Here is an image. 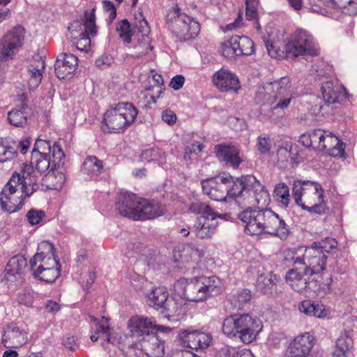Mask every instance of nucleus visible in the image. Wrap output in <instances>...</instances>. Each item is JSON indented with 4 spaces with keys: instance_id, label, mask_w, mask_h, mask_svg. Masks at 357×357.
Returning a JSON list of instances; mask_svg holds the SVG:
<instances>
[{
    "instance_id": "nucleus-1",
    "label": "nucleus",
    "mask_w": 357,
    "mask_h": 357,
    "mask_svg": "<svg viewBox=\"0 0 357 357\" xmlns=\"http://www.w3.org/2000/svg\"><path fill=\"white\" fill-rule=\"evenodd\" d=\"M38 174L32 166L23 164L19 172H15L0 193L1 208L10 213L20 210L24 199L29 197L39 189Z\"/></svg>"
},
{
    "instance_id": "nucleus-2",
    "label": "nucleus",
    "mask_w": 357,
    "mask_h": 357,
    "mask_svg": "<svg viewBox=\"0 0 357 357\" xmlns=\"http://www.w3.org/2000/svg\"><path fill=\"white\" fill-rule=\"evenodd\" d=\"M243 222L245 232L250 236L266 234L286 240L291 234L289 226L270 208H255L250 206L238 215Z\"/></svg>"
},
{
    "instance_id": "nucleus-3",
    "label": "nucleus",
    "mask_w": 357,
    "mask_h": 357,
    "mask_svg": "<svg viewBox=\"0 0 357 357\" xmlns=\"http://www.w3.org/2000/svg\"><path fill=\"white\" fill-rule=\"evenodd\" d=\"M223 289L221 280L215 276H202L188 280L180 278L174 285V289L177 294L188 301L199 302L209 296L220 294Z\"/></svg>"
},
{
    "instance_id": "nucleus-4",
    "label": "nucleus",
    "mask_w": 357,
    "mask_h": 357,
    "mask_svg": "<svg viewBox=\"0 0 357 357\" xmlns=\"http://www.w3.org/2000/svg\"><path fill=\"white\" fill-rule=\"evenodd\" d=\"M262 321L250 314H235L226 317L222 326L223 333L230 338L239 339L245 344L256 340L262 331Z\"/></svg>"
},
{
    "instance_id": "nucleus-5",
    "label": "nucleus",
    "mask_w": 357,
    "mask_h": 357,
    "mask_svg": "<svg viewBox=\"0 0 357 357\" xmlns=\"http://www.w3.org/2000/svg\"><path fill=\"white\" fill-rule=\"evenodd\" d=\"M137 109L128 102H121L112 107L104 114L102 129L110 133L123 132L135 121Z\"/></svg>"
},
{
    "instance_id": "nucleus-6",
    "label": "nucleus",
    "mask_w": 357,
    "mask_h": 357,
    "mask_svg": "<svg viewBox=\"0 0 357 357\" xmlns=\"http://www.w3.org/2000/svg\"><path fill=\"white\" fill-rule=\"evenodd\" d=\"M291 85L289 77H281L259 87L256 99L264 104L276 103L273 107V109H285L289 105L292 98Z\"/></svg>"
},
{
    "instance_id": "nucleus-7",
    "label": "nucleus",
    "mask_w": 357,
    "mask_h": 357,
    "mask_svg": "<svg viewBox=\"0 0 357 357\" xmlns=\"http://www.w3.org/2000/svg\"><path fill=\"white\" fill-rule=\"evenodd\" d=\"M292 265L293 268L287 272L286 282L295 291L309 296L321 289L325 294L331 292V278H328L326 283L321 287L320 279L317 276L298 265Z\"/></svg>"
},
{
    "instance_id": "nucleus-8",
    "label": "nucleus",
    "mask_w": 357,
    "mask_h": 357,
    "mask_svg": "<svg viewBox=\"0 0 357 357\" xmlns=\"http://www.w3.org/2000/svg\"><path fill=\"white\" fill-rule=\"evenodd\" d=\"M167 24L181 42L195 38L200 31L199 23L183 13L177 4L168 10Z\"/></svg>"
},
{
    "instance_id": "nucleus-9",
    "label": "nucleus",
    "mask_w": 357,
    "mask_h": 357,
    "mask_svg": "<svg viewBox=\"0 0 357 357\" xmlns=\"http://www.w3.org/2000/svg\"><path fill=\"white\" fill-rule=\"evenodd\" d=\"M190 210L201 215L194 225V232L197 238L206 239L211 238L215 233L218 226L217 217L221 215L214 212L211 207L204 202H196L190 204Z\"/></svg>"
},
{
    "instance_id": "nucleus-10",
    "label": "nucleus",
    "mask_w": 357,
    "mask_h": 357,
    "mask_svg": "<svg viewBox=\"0 0 357 357\" xmlns=\"http://www.w3.org/2000/svg\"><path fill=\"white\" fill-rule=\"evenodd\" d=\"M25 38V29L22 25H17L0 38V61L14 60L22 49Z\"/></svg>"
},
{
    "instance_id": "nucleus-11",
    "label": "nucleus",
    "mask_w": 357,
    "mask_h": 357,
    "mask_svg": "<svg viewBox=\"0 0 357 357\" xmlns=\"http://www.w3.org/2000/svg\"><path fill=\"white\" fill-rule=\"evenodd\" d=\"M319 250L311 245L305 248L302 257L293 255L291 261L321 279V273L326 268L327 256Z\"/></svg>"
},
{
    "instance_id": "nucleus-12",
    "label": "nucleus",
    "mask_w": 357,
    "mask_h": 357,
    "mask_svg": "<svg viewBox=\"0 0 357 357\" xmlns=\"http://www.w3.org/2000/svg\"><path fill=\"white\" fill-rule=\"evenodd\" d=\"M316 53L313 37L304 30L296 31L285 45V55L288 59H294L299 55Z\"/></svg>"
},
{
    "instance_id": "nucleus-13",
    "label": "nucleus",
    "mask_w": 357,
    "mask_h": 357,
    "mask_svg": "<svg viewBox=\"0 0 357 357\" xmlns=\"http://www.w3.org/2000/svg\"><path fill=\"white\" fill-rule=\"evenodd\" d=\"M228 196L236 198L238 204L244 206L250 188L255 183V177L252 175L242 176L234 179L231 176L226 174Z\"/></svg>"
},
{
    "instance_id": "nucleus-14",
    "label": "nucleus",
    "mask_w": 357,
    "mask_h": 357,
    "mask_svg": "<svg viewBox=\"0 0 357 357\" xmlns=\"http://www.w3.org/2000/svg\"><path fill=\"white\" fill-rule=\"evenodd\" d=\"M293 197L295 202L302 204L309 202L310 196H315L319 200L324 197V190L320 184L310 181H296L293 183Z\"/></svg>"
},
{
    "instance_id": "nucleus-15",
    "label": "nucleus",
    "mask_w": 357,
    "mask_h": 357,
    "mask_svg": "<svg viewBox=\"0 0 357 357\" xmlns=\"http://www.w3.org/2000/svg\"><path fill=\"white\" fill-rule=\"evenodd\" d=\"M29 165L32 166L33 169L40 176L50 169L52 173L49 172L47 176L48 177L55 176L58 178V183L55 188L61 187L66 181L65 169L63 167L52 168V157L51 155H43L37 153V152L31 153V160Z\"/></svg>"
},
{
    "instance_id": "nucleus-16",
    "label": "nucleus",
    "mask_w": 357,
    "mask_h": 357,
    "mask_svg": "<svg viewBox=\"0 0 357 357\" xmlns=\"http://www.w3.org/2000/svg\"><path fill=\"white\" fill-rule=\"evenodd\" d=\"M156 327L155 321L151 318L144 316L135 315L131 317L128 321V328L130 336L141 340L153 334Z\"/></svg>"
},
{
    "instance_id": "nucleus-17",
    "label": "nucleus",
    "mask_w": 357,
    "mask_h": 357,
    "mask_svg": "<svg viewBox=\"0 0 357 357\" xmlns=\"http://www.w3.org/2000/svg\"><path fill=\"white\" fill-rule=\"evenodd\" d=\"M225 181H227L225 174L203 181L202 186L204 193L215 201H225L228 196Z\"/></svg>"
},
{
    "instance_id": "nucleus-18",
    "label": "nucleus",
    "mask_w": 357,
    "mask_h": 357,
    "mask_svg": "<svg viewBox=\"0 0 357 357\" xmlns=\"http://www.w3.org/2000/svg\"><path fill=\"white\" fill-rule=\"evenodd\" d=\"M37 152L43 155L52 157V168H61L65 164V154L61 147L56 143L50 145V141L38 139L36 141L31 153Z\"/></svg>"
},
{
    "instance_id": "nucleus-19",
    "label": "nucleus",
    "mask_w": 357,
    "mask_h": 357,
    "mask_svg": "<svg viewBox=\"0 0 357 357\" xmlns=\"http://www.w3.org/2000/svg\"><path fill=\"white\" fill-rule=\"evenodd\" d=\"M178 335L185 347L195 350L206 349L213 340L211 333L197 330H185Z\"/></svg>"
},
{
    "instance_id": "nucleus-20",
    "label": "nucleus",
    "mask_w": 357,
    "mask_h": 357,
    "mask_svg": "<svg viewBox=\"0 0 357 357\" xmlns=\"http://www.w3.org/2000/svg\"><path fill=\"white\" fill-rule=\"evenodd\" d=\"M212 82L221 92L238 93L241 88L240 82L236 75L224 68L213 74Z\"/></svg>"
},
{
    "instance_id": "nucleus-21",
    "label": "nucleus",
    "mask_w": 357,
    "mask_h": 357,
    "mask_svg": "<svg viewBox=\"0 0 357 357\" xmlns=\"http://www.w3.org/2000/svg\"><path fill=\"white\" fill-rule=\"evenodd\" d=\"M139 197L128 192H121L116 199V211L123 216L135 220Z\"/></svg>"
},
{
    "instance_id": "nucleus-22",
    "label": "nucleus",
    "mask_w": 357,
    "mask_h": 357,
    "mask_svg": "<svg viewBox=\"0 0 357 357\" xmlns=\"http://www.w3.org/2000/svg\"><path fill=\"white\" fill-rule=\"evenodd\" d=\"M214 152L220 161L225 162L227 165L234 168L239 167L243 162L240 156V149L233 144L222 143L216 144Z\"/></svg>"
},
{
    "instance_id": "nucleus-23",
    "label": "nucleus",
    "mask_w": 357,
    "mask_h": 357,
    "mask_svg": "<svg viewBox=\"0 0 357 357\" xmlns=\"http://www.w3.org/2000/svg\"><path fill=\"white\" fill-rule=\"evenodd\" d=\"M61 266L59 260L54 258L49 263L39 264L36 268L31 269L33 275L46 283L54 282L61 275Z\"/></svg>"
},
{
    "instance_id": "nucleus-24",
    "label": "nucleus",
    "mask_w": 357,
    "mask_h": 357,
    "mask_svg": "<svg viewBox=\"0 0 357 357\" xmlns=\"http://www.w3.org/2000/svg\"><path fill=\"white\" fill-rule=\"evenodd\" d=\"M313 337L308 333L301 334L291 342L287 349L288 357H308L313 347Z\"/></svg>"
},
{
    "instance_id": "nucleus-25",
    "label": "nucleus",
    "mask_w": 357,
    "mask_h": 357,
    "mask_svg": "<svg viewBox=\"0 0 357 357\" xmlns=\"http://www.w3.org/2000/svg\"><path fill=\"white\" fill-rule=\"evenodd\" d=\"M135 220L153 219L164 213L165 207L155 200H148L139 197Z\"/></svg>"
},
{
    "instance_id": "nucleus-26",
    "label": "nucleus",
    "mask_w": 357,
    "mask_h": 357,
    "mask_svg": "<svg viewBox=\"0 0 357 357\" xmlns=\"http://www.w3.org/2000/svg\"><path fill=\"white\" fill-rule=\"evenodd\" d=\"M77 57L73 54L62 53L59 54L54 64L55 73L60 79L68 78L77 68Z\"/></svg>"
},
{
    "instance_id": "nucleus-27",
    "label": "nucleus",
    "mask_w": 357,
    "mask_h": 357,
    "mask_svg": "<svg viewBox=\"0 0 357 357\" xmlns=\"http://www.w3.org/2000/svg\"><path fill=\"white\" fill-rule=\"evenodd\" d=\"M150 303L157 310H162V312H170L171 303L174 302L169 299V292L166 287H158L153 288L146 294Z\"/></svg>"
},
{
    "instance_id": "nucleus-28",
    "label": "nucleus",
    "mask_w": 357,
    "mask_h": 357,
    "mask_svg": "<svg viewBox=\"0 0 357 357\" xmlns=\"http://www.w3.org/2000/svg\"><path fill=\"white\" fill-rule=\"evenodd\" d=\"M2 340L5 344L9 342L8 347L18 348L26 343V333L16 324L11 323L5 328Z\"/></svg>"
},
{
    "instance_id": "nucleus-29",
    "label": "nucleus",
    "mask_w": 357,
    "mask_h": 357,
    "mask_svg": "<svg viewBox=\"0 0 357 357\" xmlns=\"http://www.w3.org/2000/svg\"><path fill=\"white\" fill-rule=\"evenodd\" d=\"M26 266L27 260L24 256L18 255L11 257L5 268L4 279L10 282L17 280Z\"/></svg>"
},
{
    "instance_id": "nucleus-30",
    "label": "nucleus",
    "mask_w": 357,
    "mask_h": 357,
    "mask_svg": "<svg viewBox=\"0 0 357 357\" xmlns=\"http://www.w3.org/2000/svg\"><path fill=\"white\" fill-rule=\"evenodd\" d=\"M142 350L147 357H163L165 347L156 333L142 340Z\"/></svg>"
},
{
    "instance_id": "nucleus-31",
    "label": "nucleus",
    "mask_w": 357,
    "mask_h": 357,
    "mask_svg": "<svg viewBox=\"0 0 357 357\" xmlns=\"http://www.w3.org/2000/svg\"><path fill=\"white\" fill-rule=\"evenodd\" d=\"M269 200V193L266 187L255 178V183L250 188V195L247 196L244 206L248 204L266 205Z\"/></svg>"
},
{
    "instance_id": "nucleus-32",
    "label": "nucleus",
    "mask_w": 357,
    "mask_h": 357,
    "mask_svg": "<svg viewBox=\"0 0 357 357\" xmlns=\"http://www.w3.org/2000/svg\"><path fill=\"white\" fill-rule=\"evenodd\" d=\"M321 91L325 105L320 106V111L328 107L330 104L339 102L340 98L342 95V89L341 86L337 84H334V83L331 81L323 82Z\"/></svg>"
},
{
    "instance_id": "nucleus-33",
    "label": "nucleus",
    "mask_w": 357,
    "mask_h": 357,
    "mask_svg": "<svg viewBox=\"0 0 357 357\" xmlns=\"http://www.w3.org/2000/svg\"><path fill=\"white\" fill-rule=\"evenodd\" d=\"M323 138H324V130L316 129L301 135L299 142L306 148L324 151Z\"/></svg>"
},
{
    "instance_id": "nucleus-34",
    "label": "nucleus",
    "mask_w": 357,
    "mask_h": 357,
    "mask_svg": "<svg viewBox=\"0 0 357 357\" xmlns=\"http://www.w3.org/2000/svg\"><path fill=\"white\" fill-rule=\"evenodd\" d=\"M324 151L334 157H342L344 155L345 145L342 141L328 131L324 130L322 146Z\"/></svg>"
},
{
    "instance_id": "nucleus-35",
    "label": "nucleus",
    "mask_w": 357,
    "mask_h": 357,
    "mask_svg": "<svg viewBox=\"0 0 357 357\" xmlns=\"http://www.w3.org/2000/svg\"><path fill=\"white\" fill-rule=\"evenodd\" d=\"M38 252L30 260L31 270L38 266V261L50 262L55 257V248L54 245L47 242L43 241L40 243L38 248Z\"/></svg>"
},
{
    "instance_id": "nucleus-36",
    "label": "nucleus",
    "mask_w": 357,
    "mask_h": 357,
    "mask_svg": "<svg viewBox=\"0 0 357 357\" xmlns=\"http://www.w3.org/2000/svg\"><path fill=\"white\" fill-rule=\"evenodd\" d=\"M45 68V61L41 59L34 61L29 66L27 69V82L30 89H36L40 85Z\"/></svg>"
},
{
    "instance_id": "nucleus-37",
    "label": "nucleus",
    "mask_w": 357,
    "mask_h": 357,
    "mask_svg": "<svg viewBox=\"0 0 357 357\" xmlns=\"http://www.w3.org/2000/svg\"><path fill=\"white\" fill-rule=\"evenodd\" d=\"M139 31L142 33V40L135 46V49L138 50L135 53V56L137 58L146 54L149 51L152 50L153 49V47L150 45V38L148 36V33L150 32V29L148 26L147 22L143 19L139 22Z\"/></svg>"
},
{
    "instance_id": "nucleus-38",
    "label": "nucleus",
    "mask_w": 357,
    "mask_h": 357,
    "mask_svg": "<svg viewBox=\"0 0 357 357\" xmlns=\"http://www.w3.org/2000/svg\"><path fill=\"white\" fill-rule=\"evenodd\" d=\"M103 169V162L93 155L87 156L82 167V172L91 178L98 176Z\"/></svg>"
},
{
    "instance_id": "nucleus-39",
    "label": "nucleus",
    "mask_w": 357,
    "mask_h": 357,
    "mask_svg": "<svg viewBox=\"0 0 357 357\" xmlns=\"http://www.w3.org/2000/svg\"><path fill=\"white\" fill-rule=\"evenodd\" d=\"M17 154V142L9 138L0 140V163L13 160Z\"/></svg>"
},
{
    "instance_id": "nucleus-40",
    "label": "nucleus",
    "mask_w": 357,
    "mask_h": 357,
    "mask_svg": "<svg viewBox=\"0 0 357 357\" xmlns=\"http://www.w3.org/2000/svg\"><path fill=\"white\" fill-rule=\"evenodd\" d=\"M234 45L237 50L238 56H250L255 52V45L253 41L245 36H233Z\"/></svg>"
},
{
    "instance_id": "nucleus-41",
    "label": "nucleus",
    "mask_w": 357,
    "mask_h": 357,
    "mask_svg": "<svg viewBox=\"0 0 357 357\" xmlns=\"http://www.w3.org/2000/svg\"><path fill=\"white\" fill-rule=\"evenodd\" d=\"M277 282L278 278L275 275H273L271 273L261 274L257 280L256 289L264 294H271Z\"/></svg>"
},
{
    "instance_id": "nucleus-42",
    "label": "nucleus",
    "mask_w": 357,
    "mask_h": 357,
    "mask_svg": "<svg viewBox=\"0 0 357 357\" xmlns=\"http://www.w3.org/2000/svg\"><path fill=\"white\" fill-rule=\"evenodd\" d=\"M140 159L147 162L155 161L159 165L162 166L166 163V153L160 148H151L143 151L140 155Z\"/></svg>"
},
{
    "instance_id": "nucleus-43",
    "label": "nucleus",
    "mask_w": 357,
    "mask_h": 357,
    "mask_svg": "<svg viewBox=\"0 0 357 357\" xmlns=\"http://www.w3.org/2000/svg\"><path fill=\"white\" fill-rule=\"evenodd\" d=\"M353 346V340L348 332L342 334L336 340L335 349L333 354L335 357L345 356Z\"/></svg>"
},
{
    "instance_id": "nucleus-44",
    "label": "nucleus",
    "mask_w": 357,
    "mask_h": 357,
    "mask_svg": "<svg viewBox=\"0 0 357 357\" xmlns=\"http://www.w3.org/2000/svg\"><path fill=\"white\" fill-rule=\"evenodd\" d=\"M109 319L103 317L102 319L97 322L96 333L100 335V339L108 342L114 344L116 338L114 333L111 332L109 327Z\"/></svg>"
},
{
    "instance_id": "nucleus-45",
    "label": "nucleus",
    "mask_w": 357,
    "mask_h": 357,
    "mask_svg": "<svg viewBox=\"0 0 357 357\" xmlns=\"http://www.w3.org/2000/svg\"><path fill=\"white\" fill-rule=\"evenodd\" d=\"M313 202L311 198L307 204H302V208L311 213L323 215L328 213L329 208L326 205L324 197L319 200L315 196H312Z\"/></svg>"
},
{
    "instance_id": "nucleus-46",
    "label": "nucleus",
    "mask_w": 357,
    "mask_h": 357,
    "mask_svg": "<svg viewBox=\"0 0 357 357\" xmlns=\"http://www.w3.org/2000/svg\"><path fill=\"white\" fill-rule=\"evenodd\" d=\"M26 108L13 109L8 113V120L9 123L15 127H24L27 124V114Z\"/></svg>"
},
{
    "instance_id": "nucleus-47",
    "label": "nucleus",
    "mask_w": 357,
    "mask_h": 357,
    "mask_svg": "<svg viewBox=\"0 0 357 357\" xmlns=\"http://www.w3.org/2000/svg\"><path fill=\"white\" fill-rule=\"evenodd\" d=\"M330 3L344 13L357 15V0H330Z\"/></svg>"
},
{
    "instance_id": "nucleus-48",
    "label": "nucleus",
    "mask_w": 357,
    "mask_h": 357,
    "mask_svg": "<svg viewBox=\"0 0 357 357\" xmlns=\"http://www.w3.org/2000/svg\"><path fill=\"white\" fill-rule=\"evenodd\" d=\"M273 197L284 207H287L290 201L289 189L284 183H280L275 187Z\"/></svg>"
},
{
    "instance_id": "nucleus-49",
    "label": "nucleus",
    "mask_w": 357,
    "mask_h": 357,
    "mask_svg": "<svg viewBox=\"0 0 357 357\" xmlns=\"http://www.w3.org/2000/svg\"><path fill=\"white\" fill-rule=\"evenodd\" d=\"M116 30L119 33V38L126 44L132 41V32L130 29V24L127 19H124L116 23Z\"/></svg>"
},
{
    "instance_id": "nucleus-50",
    "label": "nucleus",
    "mask_w": 357,
    "mask_h": 357,
    "mask_svg": "<svg viewBox=\"0 0 357 357\" xmlns=\"http://www.w3.org/2000/svg\"><path fill=\"white\" fill-rule=\"evenodd\" d=\"M311 245L314 248L319 250V251L321 250L322 253L326 255V253H329L337 249V242L333 238L326 237L324 239L312 243Z\"/></svg>"
},
{
    "instance_id": "nucleus-51",
    "label": "nucleus",
    "mask_w": 357,
    "mask_h": 357,
    "mask_svg": "<svg viewBox=\"0 0 357 357\" xmlns=\"http://www.w3.org/2000/svg\"><path fill=\"white\" fill-rule=\"evenodd\" d=\"M273 146V140L268 134H261L257 138L256 149L262 155H268Z\"/></svg>"
},
{
    "instance_id": "nucleus-52",
    "label": "nucleus",
    "mask_w": 357,
    "mask_h": 357,
    "mask_svg": "<svg viewBox=\"0 0 357 357\" xmlns=\"http://www.w3.org/2000/svg\"><path fill=\"white\" fill-rule=\"evenodd\" d=\"M233 36H231L228 40L222 43L220 48V52L221 54L228 59H232L236 56H238L237 50L234 45Z\"/></svg>"
},
{
    "instance_id": "nucleus-53",
    "label": "nucleus",
    "mask_w": 357,
    "mask_h": 357,
    "mask_svg": "<svg viewBox=\"0 0 357 357\" xmlns=\"http://www.w3.org/2000/svg\"><path fill=\"white\" fill-rule=\"evenodd\" d=\"M252 298L251 291L247 289L241 290L234 296L233 301L236 308L243 309L244 305L250 301Z\"/></svg>"
},
{
    "instance_id": "nucleus-54",
    "label": "nucleus",
    "mask_w": 357,
    "mask_h": 357,
    "mask_svg": "<svg viewBox=\"0 0 357 357\" xmlns=\"http://www.w3.org/2000/svg\"><path fill=\"white\" fill-rule=\"evenodd\" d=\"M259 5V0H245V16L248 20H252L257 18Z\"/></svg>"
},
{
    "instance_id": "nucleus-55",
    "label": "nucleus",
    "mask_w": 357,
    "mask_h": 357,
    "mask_svg": "<svg viewBox=\"0 0 357 357\" xmlns=\"http://www.w3.org/2000/svg\"><path fill=\"white\" fill-rule=\"evenodd\" d=\"M84 31L82 33H86L93 36L96 33V26L95 24V15L93 13L85 14V22L83 24Z\"/></svg>"
},
{
    "instance_id": "nucleus-56",
    "label": "nucleus",
    "mask_w": 357,
    "mask_h": 357,
    "mask_svg": "<svg viewBox=\"0 0 357 357\" xmlns=\"http://www.w3.org/2000/svg\"><path fill=\"white\" fill-rule=\"evenodd\" d=\"M45 216V213L43 211L35 208H31L26 213L27 220L31 225L40 223Z\"/></svg>"
},
{
    "instance_id": "nucleus-57",
    "label": "nucleus",
    "mask_w": 357,
    "mask_h": 357,
    "mask_svg": "<svg viewBox=\"0 0 357 357\" xmlns=\"http://www.w3.org/2000/svg\"><path fill=\"white\" fill-rule=\"evenodd\" d=\"M265 45L267 52L271 57L275 59H288L285 55V49L284 51H281L270 41H266Z\"/></svg>"
},
{
    "instance_id": "nucleus-58",
    "label": "nucleus",
    "mask_w": 357,
    "mask_h": 357,
    "mask_svg": "<svg viewBox=\"0 0 357 357\" xmlns=\"http://www.w3.org/2000/svg\"><path fill=\"white\" fill-rule=\"evenodd\" d=\"M185 250L186 252L189 253L191 260L195 263L199 262L204 254V250H199L197 246L192 244L188 245Z\"/></svg>"
},
{
    "instance_id": "nucleus-59",
    "label": "nucleus",
    "mask_w": 357,
    "mask_h": 357,
    "mask_svg": "<svg viewBox=\"0 0 357 357\" xmlns=\"http://www.w3.org/2000/svg\"><path fill=\"white\" fill-rule=\"evenodd\" d=\"M91 44L89 36L86 33H80L79 38L75 44L76 48L79 51H88Z\"/></svg>"
},
{
    "instance_id": "nucleus-60",
    "label": "nucleus",
    "mask_w": 357,
    "mask_h": 357,
    "mask_svg": "<svg viewBox=\"0 0 357 357\" xmlns=\"http://www.w3.org/2000/svg\"><path fill=\"white\" fill-rule=\"evenodd\" d=\"M298 308L301 312L306 315L312 316L313 310L314 309V301L305 300L300 303Z\"/></svg>"
},
{
    "instance_id": "nucleus-61",
    "label": "nucleus",
    "mask_w": 357,
    "mask_h": 357,
    "mask_svg": "<svg viewBox=\"0 0 357 357\" xmlns=\"http://www.w3.org/2000/svg\"><path fill=\"white\" fill-rule=\"evenodd\" d=\"M203 148H204V146L202 144H199V143L192 144L190 146H187L185 148V153H184V158L185 160H190V155L192 153L197 154L202 151Z\"/></svg>"
},
{
    "instance_id": "nucleus-62",
    "label": "nucleus",
    "mask_w": 357,
    "mask_h": 357,
    "mask_svg": "<svg viewBox=\"0 0 357 357\" xmlns=\"http://www.w3.org/2000/svg\"><path fill=\"white\" fill-rule=\"evenodd\" d=\"M63 346L71 351H75L78 348L77 339L75 336L66 335L63 337Z\"/></svg>"
},
{
    "instance_id": "nucleus-63",
    "label": "nucleus",
    "mask_w": 357,
    "mask_h": 357,
    "mask_svg": "<svg viewBox=\"0 0 357 357\" xmlns=\"http://www.w3.org/2000/svg\"><path fill=\"white\" fill-rule=\"evenodd\" d=\"M161 117L162 121L167 123L169 126H173L177 119L175 112L169 109H167L162 112Z\"/></svg>"
},
{
    "instance_id": "nucleus-64",
    "label": "nucleus",
    "mask_w": 357,
    "mask_h": 357,
    "mask_svg": "<svg viewBox=\"0 0 357 357\" xmlns=\"http://www.w3.org/2000/svg\"><path fill=\"white\" fill-rule=\"evenodd\" d=\"M113 62L114 59L112 56L104 54L96 60V65L98 68H105L110 66Z\"/></svg>"
}]
</instances>
